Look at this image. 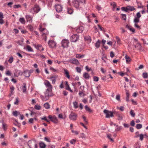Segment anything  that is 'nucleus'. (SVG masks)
<instances>
[{
    "label": "nucleus",
    "instance_id": "nucleus-33",
    "mask_svg": "<svg viewBox=\"0 0 148 148\" xmlns=\"http://www.w3.org/2000/svg\"><path fill=\"white\" fill-rule=\"evenodd\" d=\"M52 122L55 123H57L58 122V119L55 116H54V117H53V119L52 121Z\"/></svg>",
    "mask_w": 148,
    "mask_h": 148
},
{
    "label": "nucleus",
    "instance_id": "nucleus-21",
    "mask_svg": "<svg viewBox=\"0 0 148 148\" xmlns=\"http://www.w3.org/2000/svg\"><path fill=\"white\" fill-rule=\"evenodd\" d=\"M138 137H140V139H139L141 141H142L143 140V138L144 137V135H143L142 134H141L140 135H136V136H134V137L135 138H137Z\"/></svg>",
    "mask_w": 148,
    "mask_h": 148
},
{
    "label": "nucleus",
    "instance_id": "nucleus-36",
    "mask_svg": "<svg viewBox=\"0 0 148 148\" xmlns=\"http://www.w3.org/2000/svg\"><path fill=\"white\" fill-rule=\"evenodd\" d=\"M11 90V94L10 95V96H11L12 94H13L14 93V88L13 86H12L10 88Z\"/></svg>",
    "mask_w": 148,
    "mask_h": 148
},
{
    "label": "nucleus",
    "instance_id": "nucleus-47",
    "mask_svg": "<svg viewBox=\"0 0 148 148\" xmlns=\"http://www.w3.org/2000/svg\"><path fill=\"white\" fill-rule=\"evenodd\" d=\"M118 119L119 120H121L123 118L121 114H117Z\"/></svg>",
    "mask_w": 148,
    "mask_h": 148
},
{
    "label": "nucleus",
    "instance_id": "nucleus-31",
    "mask_svg": "<svg viewBox=\"0 0 148 148\" xmlns=\"http://www.w3.org/2000/svg\"><path fill=\"white\" fill-rule=\"evenodd\" d=\"M1 123L2 124V128L4 131H5L7 129V125L4 123L3 121H1Z\"/></svg>",
    "mask_w": 148,
    "mask_h": 148
},
{
    "label": "nucleus",
    "instance_id": "nucleus-14",
    "mask_svg": "<svg viewBox=\"0 0 148 148\" xmlns=\"http://www.w3.org/2000/svg\"><path fill=\"white\" fill-rule=\"evenodd\" d=\"M25 17L27 22L30 21H31V22L32 21L33 17L32 16L27 14L25 15Z\"/></svg>",
    "mask_w": 148,
    "mask_h": 148
},
{
    "label": "nucleus",
    "instance_id": "nucleus-57",
    "mask_svg": "<svg viewBox=\"0 0 148 148\" xmlns=\"http://www.w3.org/2000/svg\"><path fill=\"white\" fill-rule=\"evenodd\" d=\"M21 6L19 4L15 5H14V8L15 9L18 8H21Z\"/></svg>",
    "mask_w": 148,
    "mask_h": 148
},
{
    "label": "nucleus",
    "instance_id": "nucleus-22",
    "mask_svg": "<svg viewBox=\"0 0 148 148\" xmlns=\"http://www.w3.org/2000/svg\"><path fill=\"white\" fill-rule=\"evenodd\" d=\"M49 95L48 91H46L45 93V97L46 101L47 100L49 97Z\"/></svg>",
    "mask_w": 148,
    "mask_h": 148
},
{
    "label": "nucleus",
    "instance_id": "nucleus-3",
    "mask_svg": "<svg viewBox=\"0 0 148 148\" xmlns=\"http://www.w3.org/2000/svg\"><path fill=\"white\" fill-rule=\"evenodd\" d=\"M72 3L73 6L76 8L79 9L81 8L80 7H79V3L78 0H73Z\"/></svg>",
    "mask_w": 148,
    "mask_h": 148
},
{
    "label": "nucleus",
    "instance_id": "nucleus-35",
    "mask_svg": "<svg viewBox=\"0 0 148 148\" xmlns=\"http://www.w3.org/2000/svg\"><path fill=\"white\" fill-rule=\"evenodd\" d=\"M73 105L74 108L75 109L77 108H78V103L76 101H75L73 102Z\"/></svg>",
    "mask_w": 148,
    "mask_h": 148
},
{
    "label": "nucleus",
    "instance_id": "nucleus-27",
    "mask_svg": "<svg viewBox=\"0 0 148 148\" xmlns=\"http://www.w3.org/2000/svg\"><path fill=\"white\" fill-rule=\"evenodd\" d=\"M39 145L40 148H45L46 147V145L42 142H40Z\"/></svg>",
    "mask_w": 148,
    "mask_h": 148
},
{
    "label": "nucleus",
    "instance_id": "nucleus-59",
    "mask_svg": "<svg viewBox=\"0 0 148 148\" xmlns=\"http://www.w3.org/2000/svg\"><path fill=\"white\" fill-rule=\"evenodd\" d=\"M53 117H54V116H52L51 115H49L48 116V118L50 119V121L52 122V121L53 119Z\"/></svg>",
    "mask_w": 148,
    "mask_h": 148
},
{
    "label": "nucleus",
    "instance_id": "nucleus-16",
    "mask_svg": "<svg viewBox=\"0 0 148 148\" xmlns=\"http://www.w3.org/2000/svg\"><path fill=\"white\" fill-rule=\"evenodd\" d=\"M84 30V27L82 26H80L76 29L77 32L79 33H82Z\"/></svg>",
    "mask_w": 148,
    "mask_h": 148
},
{
    "label": "nucleus",
    "instance_id": "nucleus-5",
    "mask_svg": "<svg viewBox=\"0 0 148 148\" xmlns=\"http://www.w3.org/2000/svg\"><path fill=\"white\" fill-rule=\"evenodd\" d=\"M103 112L106 114V117L107 118H109L110 117H112L113 116V113L111 111L105 110Z\"/></svg>",
    "mask_w": 148,
    "mask_h": 148
},
{
    "label": "nucleus",
    "instance_id": "nucleus-12",
    "mask_svg": "<svg viewBox=\"0 0 148 148\" xmlns=\"http://www.w3.org/2000/svg\"><path fill=\"white\" fill-rule=\"evenodd\" d=\"M69 61L71 63L76 65H78L79 64L78 60L75 58L70 60Z\"/></svg>",
    "mask_w": 148,
    "mask_h": 148
},
{
    "label": "nucleus",
    "instance_id": "nucleus-64",
    "mask_svg": "<svg viewBox=\"0 0 148 148\" xmlns=\"http://www.w3.org/2000/svg\"><path fill=\"white\" fill-rule=\"evenodd\" d=\"M96 8L99 11L101 9V7L100 5H97L96 7Z\"/></svg>",
    "mask_w": 148,
    "mask_h": 148
},
{
    "label": "nucleus",
    "instance_id": "nucleus-32",
    "mask_svg": "<svg viewBox=\"0 0 148 148\" xmlns=\"http://www.w3.org/2000/svg\"><path fill=\"white\" fill-rule=\"evenodd\" d=\"M83 77L86 79H88L90 77V76L88 74L86 73L83 74Z\"/></svg>",
    "mask_w": 148,
    "mask_h": 148
},
{
    "label": "nucleus",
    "instance_id": "nucleus-42",
    "mask_svg": "<svg viewBox=\"0 0 148 148\" xmlns=\"http://www.w3.org/2000/svg\"><path fill=\"white\" fill-rule=\"evenodd\" d=\"M41 107L38 105H36L34 106V108L37 110H39L41 109Z\"/></svg>",
    "mask_w": 148,
    "mask_h": 148
},
{
    "label": "nucleus",
    "instance_id": "nucleus-37",
    "mask_svg": "<svg viewBox=\"0 0 148 148\" xmlns=\"http://www.w3.org/2000/svg\"><path fill=\"white\" fill-rule=\"evenodd\" d=\"M101 59L105 63H107L106 60L107 59V57L106 56L103 55V56H102V57L101 58Z\"/></svg>",
    "mask_w": 148,
    "mask_h": 148
},
{
    "label": "nucleus",
    "instance_id": "nucleus-50",
    "mask_svg": "<svg viewBox=\"0 0 148 148\" xmlns=\"http://www.w3.org/2000/svg\"><path fill=\"white\" fill-rule=\"evenodd\" d=\"M139 22V18L135 17L134 20V22L135 23H136Z\"/></svg>",
    "mask_w": 148,
    "mask_h": 148
},
{
    "label": "nucleus",
    "instance_id": "nucleus-29",
    "mask_svg": "<svg viewBox=\"0 0 148 148\" xmlns=\"http://www.w3.org/2000/svg\"><path fill=\"white\" fill-rule=\"evenodd\" d=\"M64 71L66 75V77L68 79H69L70 78V76L69 74V73L68 71L66 69H64Z\"/></svg>",
    "mask_w": 148,
    "mask_h": 148
},
{
    "label": "nucleus",
    "instance_id": "nucleus-11",
    "mask_svg": "<svg viewBox=\"0 0 148 148\" xmlns=\"http://www.w3.org/2000/svg\"><path fill=\"white\" fill-rule=\"evenodd\" d=\"M55 8L56 11L58 12H59L62 11V7L61 5L57 4L55 5Z\"/></svg>",
    "mask_w": 148,
    "mask_h": 148
},
{
    "label": "nucleus",
    "instance_id": "nucleus-13",
    "mask_svg": "<svg viewBox=\"0 0 148 148\" xmlns=\"http://www.w3.org/2000/svg\"><path fill=\"white\" fill-rule=\"evenodd\" d=\"M126 10L127 11V12H128V11H134L136 9L134 8V6H132L129 5L126 7Z\"/></svg>",
    "mask_w": 148,
    "mask_h": 148
},
{
    "label": "nucleus",
    "instance_id": "nucleus-46",
    "mask_svg": "<svg viewBox=\"0 0 148 148\" xmlns=\"http://www.w3.org/2000/svg\"><path fill=\"white\" fill-rule=\"evenodd\" d=\"M85 109L86 110L89 111L90 112H92V110L90 109V108L88 106H87L86 105L85 106Z\"/></svg>",
    "mask_w": 148,
    "mask_h": 148
},
{
    "label": "nucleus",
    "instance_id": "nucleus-52",
    "mask_svg": "<svg viewBox=\"0 0 148 148\" xmlns=\"http://www.w3.org/2000/svg\"><path fill=\"white\" fill-rule=\"evenodd\" d=\"M142 126L141 124H137L136 125V128L137 129H139L142 127Z\"/></svg>",
    "mask_w": 148,
    "mask_h": 148
},
{
    "label": "nucleus",
    "instance_id": "nucleus-1",
    "mask_svg": "<svg viewBox=\"0 0 148 148\" xmlns=\"http://www.w3.org/2000/svg\"><path fill=\"white\" fill-rule=\"evenodd\" d=\"M27 145L29 148H38V147L37 143L35 140H29Z\"/></svg>",
    "mask_w": 148,
    "mask_h": 148
},
{
    "label": "nucleus",
    "instance_id": "nucleus-45",
    "mask_svg": "<svg viewBox=\"0 0 148 148\" xmlns=\"http://www.w3.org/2000/svg\"><path fill=\"white\" fill-rule=\"evenodd\" d=\"M142 76L144 78H146L148 77V74L147 73H143Z\"/></svg>",
    "mask_w": 148,
    "mask_h": 148
},
{
    "label": "nucleus",
    "instance_id": "nucleus-60",
    "mask_svg": "<svg viewBox=\"0 0 148 148\" xmlns=\"http://www.w3.org/2000/svg\"><path fill=\"white\" fill-rule=\"evenodd\" d=\"M93 79L95 81L97 82L99 80V77L96 76H94L93 77Z\"/></svg>",
    "mask_w": 148,
    "mask_h": 148
},
{
    "label": "nucleus",
    "instance_id": "nucleus-9",
    "mask_svg": "<svg viewBox=\"0 0 148 148\" xmlns=\"http://www.w3.org/2000/svg\"><path fill=\"white\" fill-rule=\"evenodd\" d=\"M77 115L75 113L71 112L69 115V118L72 120H75L77 119Z\"/></svg>",
    "mask_w": 148,
    "mask_h": 148
},
{
    "label": "nucleus",
    "instance_id": "nucleus-18",
    "mask_svg": "<svg viewBox=\"0 0 148 148\" xmlns=\"http://www.w3.org/2000/svg\"><path fill=\"white\" fill-rule=\"evenodd\" d=\"M136 44V45H134L135 48H138L139 51L142 50V48L139 42Z\"/></svg>",
    "mask_w": 148,
    "mask_h": 148
},
{
    "label": "nucleus",
    "instance_id": "nucleus-56",
    "mask_svg": "<svg viewBox=\"0 0 148 148\" xmlns=\"http://www.w3.org/2000/svg\"><path fill=\"white\" fill-rule=\"evenodd\" d=\"M130 114L131 116L132 117H134L135 116V114L134 112V111L132 110H131L130 111Z\"/></svg>",
    "mask_w": 148,
    "mask_h": 148
},
{
    "label": "nucleus",
    "instance_id": "nucleus-30",
    "mask_svg": "<svg viewBox=\"0 0 148 148\" xmlns=\"http://www.w3.org/2000/svg\"><path fill=\"white\" fill-rule=\"evenodd\" d=\"M19 21L22 24H25V21L24 18L23 17L20 18L19 19Z\"/></svg>",
    "mask_w": 148,
    "mask_h": 148
},
{
    "label": "nucleus",
    "instance_id": "nucleus-48",
    "mask_svg": "<svg viewBox=\"0 0 148 148\" xmlns=\"http://www.w3.org/2000/svg\"><path fill=\"white\" fill-rule=\"evenodd\" d=\"M66 90L69 91L71 92H73V91L69 87V85H67L66 86Z\"/></svg>",
    "mask_w": 148,
    "mask_h": 148
},
{
    "label": "nucleus",
    "instance_id": "nucleus-39",
    "mask_svg": "<svg viewBox=\"0 0 148 148\" xmlns=\"http://www.w3.org/2000/svg\"><path fill=\"white\" fill-rule=\"evenodd\" d=\"M116 128L115 129V131H118L120 130L122 128L121 126H118V125H116Z\"/></svg>",
    "mask_w": 148,
    "mask_h": 148
},
{
    "label": "nucleus",
    "instance_id": "nucleus-43",
    "mask_svg": "<svg viewBox=\"0 0 148 148\" xmlns=\"http://www.w3.org/2000/svg\"><path fill=\"white\" fill-rule=\"evenodd\" d=\"M41 120H45V121L48 122H50V120L48 119L47 118V117L45 116H43V117L41 118Z\"/></svg>",
    "mask_w": 148,
    "mask_h": 148
},
{
    "label": "nucleus",
    "instance_id": "nucleus-44",
    "mask_svg": "<svg viewBox=\"0 0 148 148\" xmlns=\"http://www.w3.org/2000/svg\"><path fill=\"white\" fill-rule=\"evenodd\" d=\"M110 5L113 7V9L115 8L116 7V4L114 2H112L110 3Z\"/></svg>",
    "mask_w": 148,
    "mask_h": 148
},
{
    "label": "nucleus",
    "instance_id": "nucleus-54",
    "mask_svg": "<svg viewBox=\"0 0 148 148\" xmlns=\"http://www.w3.org/2000/svg\"><path fill=\"white\" fill-rule=\"evenodd\" d=\"M121 15L122 16V18L123 20H125L126 19V14H122Z\"/></svg>",
    "mask_w": 148,
    "mask_h": 148
},
{
    "label": "nucleus",
    "instance_id": "nucleus-28",
    "mask_svg": "<svg viewBox=\"0 0 148 148\" xmlns=\"http://www.w3.org/2000/svg\"><path fill=\"white\" fill-rule=\"evenodd\" d=\"M126 59V61L127 63H128L131 61V59L127 55H126L125 57Z\"/></svg>",
    "mask_w": 148,
    "mask_h": 148
},
{
    "label": "nucleus",
    "instance_id": "nucleus-61",
    "mask_svg": "<svg viewBox=\"0 0 148 148\" xmlns=\"http://www.w3.org/2000/svg\"><path fill=\"white\" fill-rule=\"evenodd\" d=\"M16 101L15 102H14V104H15V105H17L18 103L19 102V100H18V98H16Z\"/></svg>",
    "mask_w": 148,
    "mask_h": 148
},
{
    "label": "nucleus",
    "instance_id": "nucleus-6",
    "mask_svg": "<svg viewBox=\"0 0 148 148\" xmlns=\"http://www.w3.org/2000/svg\"><path fill=\"white\" fill-rule=\"evenodd\" d=\"M62 46L64 48L67 47L68 46L69 43V40L67 39H63L62 40Z\"/></svg>",
    "mask_w": 148,
    "mask_h": 148
},
{
    "label": "nucleus",
    "instance_id": "nucleus-10",
    "mask_svg": "<svg viewBox=\"0 0 148 148\" xmlns=\"http://www.w3.org/2000/svg\"><path fill=\"white\" fill-rule=\"evenodd\" d=\"M48 44L49 47L51 48L54 47H55L56 45V43L54 41L52 40H50L49 41Z\"/></svg>",
    "mask_w": 148,
    "mask_h": 148
},
{
    "label": "nucleus",
    "instance_id": "nucleus-41",
    "mask_svg": "<svg viewBox=\"0 0 148 148\" xmlns=\"http://www.w3.org/2000/svg\"><path fill=\"white\" fill-rule=\"evenodd\" d=\"M44 106L46 109H48L50 108V106L48 103H46L44 104Z\"/></svg>",
    "mask_w": 148,
    "mask_h": 148
},
{
    "label": "nucleus",
    "instance_id": "nucleus-19",
    "mask_svg": "<svg viewBox=\"0 0 148 148\" xmlns=\"http://www.w3.org/2000/svg\"><path fill=\"white\" fill-rule=\"evenodd\" d=\"M74 10L73 9L71 8H68L67 9V13L70 14H72Z\"/></svg>",
    "mask_w": 148,
    "mask_h": 148
},
{
    "label": "nucleus",
    "instance_id": "nucleus-20",
    "mask_svg": "<svg viewBox=\"0 0 148 148\" xmlns=\"http://www.w3.org/2000/svg\"><path fill=\"white\" fill-rule=\"evenodd\" d=\"M84 39L88 41L89 43H90L91 41V39L90 36H86L84 37Z\"/></svg>",
    "mask_w": 148,
    "mask_h": 148
},
{
    "label": "nucleus",
    "instance_id": "nucleus-38",
    "mask_svg": "<svg viewBox=\"0 0 148 148\" xmlns=\"http://www.w3.org/2000/svg\"><path fill=\"white\" fill-rule=\"evenodd\" d=\"M24 85L22 88L23 92V93H26V84L25 83L23 84Z\"/></svg>",
    "mask_w": 148,
    "mask_h": 148
},
{
    "label": "nucleus",
    "instance_id": "nucleus-4",
    "mask_svg": "<svg viewBox=\"0 0 148 148\" xmlns=\"http://www.w3.org/2000/svg\"><path fill=\"white\" fill-rule=\"evenodd\" d=\"M79 36L77 34L73 35L71 37V41L72 42H75L78 40Z\"/></svg>",
    "mask_w": 148,
    "mask_h": 148
},
{
    "label": "nucleus",
    "instance_id": "nucleus-51",
    "mask_svg": "<svg viewBox=\"0 0 148 148\" xmlns=\"http://www.w3.org/2000/svg\"><path fill=\"white\" fill-rule=\"evenodd\" d=\"M12 73L10 71L8 70L6 71V72L5 73V74L8 76H11Z\"/></svg>",
    "mask_w": 148,
    "mask_h": 148
},
{
    "label": "nucleus",
    "instance_id": "nucleus-62",
    "mask_svg": "<svg viewBox=\"0 0 148 148\" xmlns=\"http://www.w3.org/2000/svg\"><path fill=\"white\" fill-rule=\"evenodd\" d=\"M107 136V137L109 139H110L111 141H113V139L111 138V135L110 134H108Z\"/></svg>",
    "mask_w": 148,
    "mask_h": 148
},
{
    "label": "nucleus",
    "instance_id": "nucleus-34",
    "mask_svg": "<svg viewBox=\"0 0 148 148\" xmlns=\"http://www.w3.org/2000/svg\"><path fill=\"white\" fill-rule=\"evenodd\" d=\"M13 115L15 116H17L18 115L20 114V112L17 111H15L13 112L12 113Z\"/></svg>",
    "mask_w": 148,
    "mask_h": 148
},
{
    "label": "nucleus",
    "instance_id": "nucleus-24",
    "mask_svg": "<svg viewBox=\"0 0 148 148\" xmlns=\"http://www.w3.org/2000/svg\"><path fill=\"white\" fill-rule=\"evenodd\" d=\"M56 77H57L56 76H54L50 78L51 80V81L53 84H55Z\"/></svg>",
    "mask_w": 148,
    "mask_h": 148
},
{
    "label": "nucleus",
    "instance_id": "nucleus-17",
    "mask_svg": "<svg viewBox=\"0 0 148 148\" xmlns=\"http://www.w3.org/2000/svg\"><path fill=\"white\" fill-rule=\"evenodd\" d=\"M24 49H26L27 51L29 52H33L34 51L33 49L30 46L28 45H27L26 48H24Z\"/></svg>",
    "mask_w": 148,
    "mask_h": 148
},
{
    "label": "nucleus",
    "instance_id": "nucleus-53",
    "mask_svg": "<svg viewBox=\"0 0 148 148\" xmlns=\"http://www.w3.org/2000/svg\"><path fill=\"white\" fill-rule=\"evenodd\" d=\"M117 108L120 110L121 111H123L125 109V108L123 106H121L120 107H117Z\"/></svg>",
    "mask_w": 148,
    "mask_h": 148
},
{
    "label": "nucleus",
    "instance_id": "nucleus-2",
    "mask_svg": "<svg viewBox=\"0 0 148 148\" xmlns=\"http://www.w3.org/2000/svg\"><path fill=\"white\" fill-rule=\"evenodd\" d=\"M40 10V8L39 6L37 4H35L34 8L29 10V12L32 13H33L34 12L38 13Z\"/></svg>",
    "mask_w": 148,
    "mask_h": 148
},
{
    "label": "nucleus",
    "instance_id": "nucleus-15",
    "mask_svg": "<svg viewBox=\"0 0 148 148\" xmlns=\"http://www.w3.org/2000/svg\"><path fill=\"white\" fill-rule=\"evenodd\" d=\"M29 70H26L24 71L23 74L26 77H28L30 76V73L29 72Z\"/></svg>",
    "mask_w": 148,
    "mask_h": 148
},
{
    "label": "nucleus",
    "instance_id": "nucleus-7",
    "mask_svg": "<svg viewBox=\"0 0 148 148\" xmlns=\"http://www.w3.org/2000/svg\"><path fill=\"white\" fill-rule=\"evenodd\" d=\"M44 84L46 86V87L48 88L47 90V91H49V89L51 90L52 86L48 81L47 80H45L44 82Z\"/></svg>",
    "mask_w": 148,
    "mask_h": 148
},
{
    "label": "nucleus",
    "instance_id": "nucleus-40",
    "mask_svg": "<svg viewBox=\"0 0 148 148\" xmlns=\"http://www.w3.org/2000/svg\"><path fill=\"white\" fill-rule=\"evenodd\" d=\"M126 92V101L127 102H128L129 101V92L127 90Z\"/></svg>",
    "mask_w": 148,
    "mask_h": 148
},
{
    "label": "nucleus",
    "instance_id": "nucleus-63",
    "mask_svg": "<svg viewBox=\"0 0 148 148\" xmlns=\"http://www.w3.org/2000/svg\"><path fill=\"white\" fill-rule=\"evenodd\" d=\"M75 140L74 139H73L71 140L70 141V143L72 144H73L75 143Z\"/></svg>",
    "mask_w": 148,
    "mask_h": 148
},
{
    "label": "nucleus",
    "instance_id": "nucleus-8",
    "mask_svg": "<svg viewBox=\"0 0 148 148\" xmlns=\"http://www.w3.org/2000/svg\"><path fill=\"white\" fill-rule=\"evenodd\" d=\"M39 29L40 32H42V35L44 34L47 35L49 34L48 31L45 28H42L41 25H40Z\"/></svg>",
    "mask_w": 148,
    "mask_h": 148
},
{
    "label": "nucleus",
    "instance_id": "nucleus-55",
    "mask_svg": "<svg viewBox=\"0 0 148 148\" xmlns=\"http://www.w3.org/2000/svg\"><path fill=\"white\" fill-rule=\"evenodd\" d=\"M13 59L14 58L12 57H10L8 60V62L10 63H12L13 62Z\"/></svg>",
    "mask_w": 148,
    "mask_h": 148
},
{
    "label": "nucleus",
    "instance_id": "nucleus-23",
    "mask_svg": "<svg viewBox=\"0 0 148 148\" xmlns=\"http://www.w3.org/2000/svg\"><path fill=\"white\" fill-rule=\"evenodd\" d=\"M85 56L84 55H81L80 54H77L75 55V57L76 58L80 59L83 58Z\"/></svg>",
    "mask_w": 148,
    "mask_h": 148
},
{
    "label": "nucleus",
    "instance_id": "nucleus-58",
    "mask_svg": "<svg viewBox=\"0 0 148 148\" xmlns=\"http://www.w3.org/2000/svg\"><path fill=\"white\" fill-rule=\"evenodd\" d=\"M76 69L77 71L79 73H80L81 71V69L80 67H77L76 68Z\"/></svg>",
    "mask_w": 148,
    "mask_h": 148
},
{
    "label": "nucleus",
    "instance_id": "nucleus-26",
    "mask_svg": "<svg viewBox=\"0 0 148 148\" xmlns=\"http://www.w3.org/2000/svg\"><path fill=\"white\" fill-rule=\"evenodd\" d=\"M36 49L40 51H43L44 50L43 48L42 47V45H37L36 47Z\"/></svg>",
    "mask_w": 148,
    "mask_h": 148
},
{
    "label": "nucleus",
    "instance_id": "nucleus-49",
    "mask_svg": "<svg viewBox=\"0 0 148 148\" xmlns=\"http://www.w3.org/2000/svg\"><path fill=\"white\" fill-rule=\"evenodd\" d=\"M84 92L82 91H79V94L80 97L84 96Z\"/></svg>",
    "mask_w": 148,
    "mask_h": 148
},
{
    "label": "nucleus",
    "instance_id": "nucleus-25",
    "mask_svg": "<svg viewBox=\"0 0 148 148\" xmlns=\"http://www.w3.org/2000/svg\"><path fill=\"white\" fill-rule=\"evenodd\" d=\"M101 41L99 40H98L95 44V46L97 48H98L100 47Z\"/></svg>",
    "mask_w": 148,
    "mask_h": 148
}]
</instances>
